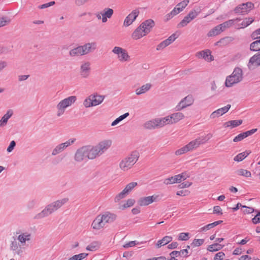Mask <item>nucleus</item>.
Instances as JSON below:
<instances>
[{"label": "nucleus", "mask_w": 260, "mask_h": 260, "mask_svg": "<svg viewBox=\"0 0 260 260\" xmlns=\"http://www.w3.org/2000/svg\"><path fill=\"white\" fill-rule=\"evenodd\" d=\"M189 238L188 233H181L178 236V239L182 241H187Z\"/></svg>", "instance_id": "obj_49"}, {"label": "nucleus", "mask_w": 260, "mask_h": 260, "mask_svg": "<svg viewBox=\"0 0 260 260\" xmlns=\"http://www.w3.org/2000/svg\"><path fill=\"white\" fill-rule=\"evenodd\" d=\"M251 43L250 45V50L252 51H260V38Z\"/></svg>", "instance_id": "obj_37"}, {"label": "nucleus", "mask_w": 260, "mask_h": 260, "mask_svg": "<svg viewBox=\"0 0 260 260\" xmlns=\"http://www.w3.org/2000/svg\"><path fill=\"white\" fill-rule=\"evenodd\" d=\"M111 140H106L101 141L95 146H85L87 152V158L93 159L100 156L111 146Z\"/></svg>", "instance_id": "obj_1"}, {"label": "nucleus", "mask_w": 260, "mask_h": 260, "mask_svg": "<svg viewBox=\"0 0 260 260\" xmlns=\"http://www.w3.org/2000/svg\"><path fill=\"white\" fill-rule=\"evenodd\" d=\"M10 22V20L6 17L0 18V27L6 25Z\"/></svg>", "instance_id": "obj_48"}, {"label": "nucleus", "mask_w": 260, "mask_h": 260, "mask_svg": "<svg viewBox=\"0 0 260 260\" xmlns=\"http://www.w3.org/2000/svg\"><path fill=\"white\" fill-rule=\"evenodd\" d=\"M225 254L223 252H219L214 256V260H222Z\"/></svg>", "instance_id": "obj_54"}, {"label": "nucleus", "mask_w": 260, "mask_h": 260, "mask_svg": "<svg viewBox=\"0 0 260 260\" xmlns=\"http://www.w3.org/2000/svg\"><path fill=\"white\" fill-rule=\"evenodd\" d=\"M90 63L88 61L83 63L80 69V75L84 78H87L90 75Z\"/></svg>", "instance_id": "obj_16"}, {"label": "nucleus", "mask_w": 260, "mask_h": 260, "mask_svg": "<svg viewBox=\"0 0 260 260\" xmlns=\"http://www.w3.org/2000/svg\"><path fill=\"white\" fill-rule=\"evenodd\" d=\"M173 123H176L184 118V115L181 112L173 113L171 115Z\"/></svg>", "instance_id": "obj_32"}, {"label": "nucleus", "mask_w": 260, "mask_h": 260, "mask_svg": "<svg viewBox=\"0 0 260 260\" xmlns=\"http://www.w3.org/2000/svg\"><path fill=\"white\" fill-rule=\"evenodd\" d=\"M239 18H236L235 19H231L227 21H225L220 24V26L223 31L226 28H229L233 25L235 21H238L240 20Z\"/></svg>", "instance_id": "obj_35"}, {"label": "nucleus", "mask_w": 260, "mask_h": 260, "mask_svg": "<svg viewBox=\"0 0 260 260\" xmlns=\"http://www.w3.org/2000/svg\"><path fill=\"white\" fill-rule=\"evenodd\" d=\"M85 55L94 52L97 48V43L95 42H89L82 45Z\"/></svg>", "instance_id": "obj_19"}, {"label": "nucleus", "mask_w": 260, "mask_h": 260, "mask_svg": "<svg viewBox=\"0 0 260 260\" xmlns=\"http://www.w3.org/2000/svg\"><path fill=\"white\" fill-rule=\"evenodd\" d=\"M192 20L186 15L184 18L177 24V28H180L186 26Z\"/></svg>", "instance_id": "obj_40"}, {"label": "nucleus", "mask_w": 260, "mask_h": 260, "mask_svg": "<svg viewBox=\"0 0 260 260\" xmlns=\"http://www.w3.org/2000/svg\"><path fill=\"white\" fill-rule=\"evenodd\" d=\"M189 176L185 173H183L180 174L166 178L164 180L163 182L166 185L172 184L175 183H180L182 181L185 180Z\"/></svg>", "instance_id": "obj_10"}, {"label": "nucleus", "mask_w": 260, "mask_h": 260, "mask_svg": "<svg viewBox=\"0 0 260 260\" xmlns=\"http://www.w3.org/2000/svg\"><path fill=\"white\" fill-rule=\"evenodd\" d=\"M231 105L230 104L227 105L226 106L219 108L215 111L213 112L210 115L211 119H214L218 117L223 114L226 113L230 109Z\"/></svg>", "instance_id": "obj_17"}, {"label": "nucleus", "mask_w": 260, "mask_h": 260, "mask_svg": "<svg viewBox=\"0 0 260 260\" xmlns=\"http://www.w3.org/2000/svg\"><path fill=\"white\" fill-rule=\"evenodd\" d=\"M16 146V142H15V141H12L9 145V146H8V147L7 148V151L8 152H11L13 151V150L14 149V147H15Z\"/></svg>", "instance_id": "obj_59"}, {"label": "nucleus", "mask_w": 260, "mask_h": 260, "mask_svg": "<svg viewBox=\"0 0 260 260\" xmlns=\"http://www.w3.org/2000/svg\"><path fill=\"white\" fill-rule=\"evenodd\" d=\"M90 0H75V4L77 6H82Z\"/></svg>", "instance_id": "obj_57"}, {"label": "nucleus", "mask_w": 260, "mask_h": 260, "mask_svg": "<svg viewBox=\"0 0 260 260\" xmlns=\"http://www.w3.org/2000/svg\"><path fill=\"white\" fill-rule=\"evenodd\" d=\"M242 122L243 121L241 119L230 120L224 123V125L225 127H231L233 128L241 125Z\"/></svg>", "instance_id": "obj_34"}, {"label": "nucleus", "mask_w": 260, "mask_h": 260, "mask_svg": "<svg viewBox=\"0 0 260 260\" xmlns=\"http://www.w3.org/2000/svg\"><path fill=\"white\" fill-rule=\"evenodd\" d=\"M251 36L253 40L260 39V28H258L253 31Z\"/></svg>", "instance_id": "obj_51"}, {"label": "nucleus", "mask_w": 260, "mask_h": 260, "mask_svg": "<svg viewBox=\"0 0 260 260\" xmlns=\"http://www.w3.org/2000/svg\"><path fill=\"white\" fill-rule=\"evenodd\" d=\"M152 84L150 83H146V84L143 85L139 88H138L136 89L135 92L136 95H140L141 94H144L149 91L151 87Z\"/></svg>", "instance_id": "obj_25"}, {"label": "nucleus", "mask_w": 260, "mask_h": 260, "mask_svg": "<svg viewBox=\"0 0 260 260\" xmlns=\"http://www.w3.org/2000/svg\"><path fill=\"white\" fill-rule=\"evenodd\" d=\"M173 238L171 236H166L162 239L157 241L156 244V247L158 248L162 246L166 245L172 241Z\"/></svg>", "instance_id": "obj_29"}, {"label": "nucleus", "mask_w": 260, "mask_h": 260, "mask_svg": "<svg viewBox=\"0 0 260 260\" xmlns=\"http://www.w3.org/2000/svg\"><path fill=\"white\" fill-rule=\"evenodd\" d=\"M69 54L72 57L85 55L82 45L71 50L70 51Z\"/></svg>", "instance_id": "obj_28"}, {"label": "nucleus", "mask_w": 260, "mask_h": 260, "mask_svg": "<svg viewBox=\"0 0 260 260\" xmlns=\"http://www.w3.org/2000/svg\"><path fill=\"white\" fill-rule=\"evenodd\" d=\"M187 16L191 20H193L194 19H195L198 15L194 13V11H192V10L191 11H190L189 13L187 15Z\"/></svg>", "instance_id": "obj_64"}, {"label": "nucleus", "mask_w": 260, "mask_h": 260, "mask_svg": "<svg viewBox=\"0 0 260 260\" xmlns=\"http://www.w3.org/2000/svg\"><path fill=\"white\" fill-rule=\"evenodd\" d=\"M221 32H222V29L220 25H218L210 30L207 34V36L209 37L215 36L220 34Z\"/></svg>", "instance_id": "obj_33"}, {"label": "nucleus", "mask_w": 260, "mask_h": 260, "mask_svg": "<svg viewBox=\"0 0 260 260\" xmlns=\"http://www.w3.org/2000/svg\"><path fill=\"white\" fill-rule=\"evenodd\" d=\"M222 222V220H218L215 221L213 223H209L202 228H201L199 231V232H202V231H206L210 229H211L213 228L214 227L217 226V225L220 224Z\"/></svg>", "instance_id": "obj_36"}, {"label": "nucleus", "mask_w": 260, "mask_h": 260, "mask_svg": "<svg viewBox=\"0 0 260 260\" xmlns=\"http://www.w3.org/2000/svg\"><path fill=\"white\" fill-rule=\"evenodd\" d=\"M254 20L252 18H245L241 23V28L245 27L250 25Z\"/></svg>", "instance_id": "obj_46"}, {"label": "nucleus", "mask_w": 260, "mask_h": 260, "mask_svg": "<svg viewBox=\"0 0 260 260\" xmlns=\"http://www.w3.org/2000/svg\"><path fill=\"white\" fill-rule=\"evenodd\" d=\"M77 100V97L75 95L69 96L61 100L56 106V115L60 117L62 115L67 108L72 106Z\"/></svg>", "instance_id": "obj_6"}, {"label": "nucleus", "mask_w": 260, "mask_h": 260, "mask_svg": "<svg viewBox=\"0 0 260 260\" xmlns=\"http://www.w3.org/2000/svg\"><path fill=\"white\" fill-rule=\"evenodd\" d=\"M104 13H101L102 16H104L110 18L113 14L114 11L112 9L107 8L104 9Z\"/></svg>", "instance_id": "obj_44"}, {"label": "nucleus", "mask_w": 260, "mask_h": 260, "mask_svg": "<svg viewBox=\"0 0 260 260\" xmlns=\"http://www.w3.org/2000/svg\"><path fill=\"white\" fill-rule=\"evenodd\" d=\"M139 11L138 10H133L125 19L123 25L125 26H128L135 20L138 16Z\"/></svg>", "instance_id": "obj_15"}, {"label": "nucleus", "mask_w": 260, "mask_h": 260, "mask_svg": "<svg viewBox=\"0 0 260 260\" xmlns=\"http://www.w3.org/2000/svg\"><path fill=\"white\" fill-rule=\"evenodd\" d=\"M105 225L101 215H98L93 221L91 226L93 229L100 230Z\"/></svg>", "instance_id": "obj_24"}, {"label": "nucleus", "mask_w": 260, "mask_h": 260, "mask_svg": "<svg viewBox=\"0 0 260 260\" xmlns=\"http://www.w3.org/2000/svg\"><path fill=\"white\" fill-rule=\"evenodd\" d=\"M68 201V199L64 198L48 204L41 212L35 216L34 219L38 220L48 216L60 208Z\"/></svg>", "instance_id": "obj_2"}, {"label": "nucleus", "mask_w": 260, "mask_h": 260, "mask_svg": "<svg viewBox=\"0 0 260 260\" xmlns=\"http://www.w3.org/2000/svg\"><path fill=\"white\" fill-rule=\"evenodd\" d=\"M196 56L200 58H204L208 61H211L214 59L210 50L208 49L198 52Z\"/></svg>", "instance_id": "obj_21"}, {"label": "nucleus", "mask_w": 260, "mask_h": 260, "mask_svg": "<svg viewBox=\"0 0 260 260\" xmlns=\"http://www.w3.org/2000/svg\"><path fill=\"white\" fill-rule=\"evenodd\" d=\"M158 124L159 122L158 118H157L145 122L144 123V127L148 129H155L156 128L160 127Z\"/></svg>", "instance_id": "obj_27"}, {"label": "nucleus", "mask_w": 260, "mask_h": 260, "mask_svg": "<svg viewBox=\"0 0 260 260\" xmlns=\"http://www.w3.org/2000/svg\"><path fill=\"white\" fill-rule=\"evenodd\" d=\"M135 203V201L134 199H129L127 200L126 203L124 205V207H129L132 206Z\"/></svg>", "instance_id": "obj_60"}, {"label": "nucleus", "mask_w": 260, "mask_h": 260, "mask_svg": "<svg viewBox=\"0 0 260 260\" xmlns=\"http://www.w3.org/2000/svg\"><path fill=\"white\" fill-rule=\"evenodd\" d=\"M137 244H138V242H137L136 241H132L123 245V247L124 248H127L128 247L135 246Z\"/></svg>", "instance_id": "obj_56"}, {"label": "nucleus", "mask_w": 260, "mask_h": 260, "mask_svg": "<svg viewBox=\"0 0 260 260\" xmlns=\"http://www.w3.org/2000/svg\"><path fill=\"white\" fill-rule=\"evenodd\" d=\"M129 115V113L127 112L124 113V114L120 116L118 118H117L115 120H114L111 123V126H115L120 121L126 118Z\"/></svg>", "instance_id": "obj_43"}, {"label": "nucleus", "mask_w": 260, "mask_h": 260, "mask_svg": "<svg viewBox=\"0 0 260 260\" xmlns=\"http://www.w3.org/2000/svg\"><path fill=\"white\" fill-rule=\"evenodd\" d=\"M250 153V151H246L245 152L240 153L237 155L234 158V160L235 161H241L243 160L244 158H245Z\"/></svg>", "instance_id": "obj_38"}, {"label": "nucleus", "mask_w": 260, "mask_h": 260, "mask_svg": "<svg viewBox=\"0 0 260 260\" xmlns=\"http://www.w3.org/2000/svg\"><path fill=\"white\" fill-rule=\"evenodd\" d=\"M31 234L28 232L21 233L17 237V240L20 243V246H24L25 245L26 241H29L31 239Z\"/></svg>", "instance_id": "obj_23"}, {"label": "nucleus", "mask_w": 260, "mask_h": 260, "mask_svg": "<svg viewBox=\"0 0 260 260\" xmlns=\"http://www.w3.org/2000/svg\"><path fill=\"white\" fill-rule=\"evenodd\" d=\"M190 193V191L187 190H180L177 192L176 194L180 196H188Z\"/></svg>", "instance_id": "obj_58"}, {"label": "nucleus", "mask_w": 260, "mask_h": 260, "mask_svg": "<svg viewBox=\"0 0 260 260\" xmlns=\"http://www.w3.org/2000/svg\"><path fill=\"white\" fill-rule=\"evenodd\" d=\"M193 103V99L190 95H188L183 98L176 106V111H180L184 108L191 105Z\"/></svg>", "instance_id": "obj_12"}, {"label": "nucleus", "mask_w": 260, "mask_h": 260, "mask_svg": "<svg viewBox=\"0 0 260 260\" xmlns=\"http://www.w3.org/2000/svg\"><path fill=\"white\" fill-rule=\"evenodd\" d=\"M99 247L98 243L96 242H93L86 247V249L89 251H94Z\"/></svg>", "instance_id": "obj_47"}, {"label": "nucleus", "mask_w": 260, "mask_h": 260, "mask_svg": "<svg viewBox=\"0 0 260 260\" xmlns=\"http://www.w3.org/2000/svg\"><path fill=\"white\" fill-rule=\"evenodd\" d=\"M77 258V260H82L87 257L88 254L86 253H81L75 255Z\"/></svg>", "instance_id": "obj_62"}, {"label": "nucleus", "mask_w": 260, "mask_h": 260, "mask_svg": "<svg viewBox=\"0 0 260 260\" xmlns=\"http://www.w3.org/2000/svg\"><path fill=\"white\" fill-rule=\"evenodd\" d=\"M156 198L157 196H154L142 197L138 200V204L141 206H147L155 202Z\"/></svg>", "instance_id": "obj_18"}, {"label": "nucleus", "mask_w": 260, "mask_h": 260, "mask_svg": "<svg viewBox=\"0 0 260 260\" xmlns=\"http://www.w3.org/2000/svg\"><path fill=\"white\" fill-rule=\"evenodd\" d=\"M87 158V152L85 146L78 149L74 156V159L77 162H81L85 158Z\"/></svg>", "instance_id": "obj_13"}, {"label": "nucleus", "mask_w": 260, "mask_h": 260, "mask_svg": "<svg viewBox=\"0 0 260 260\" xmlns=\"http://www.w3.org/2000/svg\"><path fill=\"white\" fill-rule=\"evenodd\" d=\"M154 25L155 22L153 20L148 19L145 20L133 32L132 35V38L138 40L142 38L148 34Z\"/></svg>", "instance_id": "obj_3"}, {"label": "nucleus", "mask_w": 260, "mask_h": 260, "mask_svg": "<svg viewBox=\"0 0 260 260\" xmlns=\"http://www.w3.org/2000/svg\"><path fill=\"white\" fill-rule=\"evenodd\" d=\"M112 52L117 55V58L121 62L127 61L129 58L126 50L121 47L115 46L113 48Z\"/></svg>", "instance_id": "obj_9"}, {"label": "nucleus", "mask_w": 260, "mask_h": 260, "mask_svg": "<svg viewBox=\"0 0 260 260\" xmlns=\"http://www.w3.org/2000/svg\"><path fill=\"white\" fill-rule=\"evenodd\" d=\"M11 249L13 251H15L18 249V243L17 242V241H15V240H14L13 241H12L11 244Z\"/></svg>", "instance_id": "obj_63"}, {"label": "nucleus", "mask_w": 260, "mask_h": 260, "mask_svg": "<svg viewBox=\"0 0 260 260\" xmlns=\"http://www.w3.org/2000/svg\"><path fill=\"white\" fill-rule=\"evenodd\" d=\"M213 213L222 215V210L219 206H215L213 208Z\"/></svg>", "instance_id": "obj_61"}, {"label": "nucleus", "mask_w": 260, "mask_h": 260, "mask_svg": "<svg viewBox=\"0 0 260 260\" xmlns=\"http://www.w3.org/2000/svg\"><path fill=\"white\" fill-rule=\"evenodd\" d=\"M235 173L239 176H244L245 177H250L251 176V172L249 171H247L246 170L243 169H240L239 170H237Z\"/></svg>", "instance_id": "obj_41"}, {"label": "nucleus", "mask_w": 260, "mask_h": 260, "mask_svg": "<svg viewBox=\"0 0 260 260\" xmlns=\"http://www.w3.org/2000/svg\"><path fill=\"white\" fill-rule=\"evenodd\" d=\"M13 112L12 111L9 110L5 114L0 120V127H3L6 125L8 119L12 116Z\"/></svg>", "instance_id": "obj_31"}, {"label": "nucleus", "mask_w": 260, "mask_h": 260, "mask_svg": "<svg viewBox=\"0 0 260 260\" xmlns=\"http://www.w3.org/2000/svg\"><path fill=\"white\" fill-rule=\"evenodd\" d=\"M92 98V101L93 103L94 106H96L101 104L104 101L105 96L100 95L97 93H93L90 95Z\"/></svg>", "instance_id": "obj_26"}, {"label": "nucleus", "mask_w": 260, "mask_h": 260, "mask_svg": "<svg viewBox=\"0 0 260 260\" xmlns=\"http://www.w3.org/2000/svg\"><path fill=\"white\" fill-rule=\"evenodd\" d=\"M137 185V182H135L127 184L124 189L115 197V202H118L120 200L124 198Z\"/></svg>", "instance_id": "obj_8"}, {"label": "nucleus", "mask_w": 260, "mask_h": 260, "mask_svg": "<svg viewBox=\"0 0 260 260\" xmlns=\"http://www.w3.org/2000/svg\"><path fill=\"white\" fill-rule=\"evenodd\" d=\"M75 139H70L64 143L57 145L52 151V155L55 156L63 151L68 146L74 143Z\"/></svg>", "instance_id": "obj_11"}, {"label": "nucleus", "mask_w": 260, "mask_h": 260, "mask_svg": "<svg viewBox=\"0 0 260 260\" xmlns=\"http://www.w3.org/2000/svg\"><path fill=\"white\" fill-rule=\"evenodd\" d=\"M204 242V239H194L192 242V243H191V245H193V246H201V245H202L203 244Z\"/></svg>", "instance_id": "obj_50"}, {"label": "nucleus", "mask_w": 260, "mask_h": 260, "mask_svg": "<svg viewBox=\"0 0 260 260\" xmlns=\"http://www.w3.org/2000/svg\"><path fill=\"white\" fill-rule=\"evenodd\" d=\"M233 38L230 37H224L223 38L221 39L219 41L217 42L215 45H221L223 46L226 45L230 42L233 41Z\"/></svg>", "instance_id": "obj_42"}, {"label": "nucleus", "mask_w": 260, "mask_h": 260, "mask_svg": "<svg viewBox=\"0 0 260 260\" xmlns=\"http://www.w3.org/2000/svg\"><path fill=\"white\" fill-rule=\"evenodd\" d=\"M158 120L159 122L158 125L160 127H161L167 124H173L171 115L166 116L162 118H158Z\"/></svg>", "instance_id": "obj_30"}, {"label": "nucleus", "mask_w": 260, "mask_h": 260, "mask_svg": "<svg viewBox=\"0 0 260 260\" xmlns=\"http://www.w3.org/2000/svg\"><path fill=\"white\" fill-rule=\"evenodd\" d=\"M139 153L138 151H133L130 154L123 158L119 162V168L123 171L131 169L138 161Z\"/></svg>", "instance_id": "obj_4"}, {"label": "nucleus", "mask_w": 260, "mask_h": 260, "mask_svg": "<svg viewBox=\"0 0 260 260\" xmlns=\"http://www.w3.org/2000/svg\"><path fill=\"white\" fill-rule=\"evenodd\" d=\"M260 66V53H256L250 57L247 66L249 69H252L253 66Z\"/></svg>", "instance_id": "obj_20"}, {"label": "nucleus", "mask_w": 260, "mask_h": 260, "mask_svg": "<svg viewBox=\"0 0 260 260\" xmlns=\"http://www.w3.org/2000/svg\"><path fill=\"white\" fill-rule=\"evenodd\" d=\"M244 138H245V137L244 136V133H242L235 137L233 140V141L235 142H238L239 141L242 140Z\"/></svg>", "instance_id": "obj_55"}, {"label": "nucleus", "mask_w": 260, "mask_h": 260, "mask_svg": "<svg viewBox=\"0 0 260 260\" xmlns=\"http://www.w3.org/2000/svg\"><path fill=\"white\" fill-rule=\"evenodd\" d=\"M223 246L224 245H222L221 244L216 243L209 245L207 248V250L212 252L217 251L221 249Z\"/></svg>", "instance_id": "obj_39"}, {"label": "nucleus", "mask_w": 260, "mask_h": 260, "mask_svg": "<svg viewBox=\"0 0 260 260\" xmlns=\"http://www.w3.org/2000/svg\"><path fill=\"white\" fill-rule=\"evenodd\" d=\"M242 70L239 68H236L232 74L226 78L225 85L228 87H230L242 80Z\"/></svg>", "instance_id": "obj_7"}, {"label": "nucleus", "mask_w": 260, "mask_h": 260, "mask_svg": "<svg viewBox=\"0 0 260 260\" xmlns=\"http://www.w3.org/2000/svg\"><path fill=\"white\" fill-rule=\"evenodd\" d=\"M83 105L86 108L94 107L93 103L92 101V98H91L90 95L84 101Z\"/></svg>", "instance_id": "obj_45"}, {"label": "nucleus", "mask_w": 260, "mask_h": 260, "mask_svg": "<svg viewBox=\"0 0 260 260\" xmlns=\"http://www.w3.org/2000/svg\"><path fill=\"white\" fill-rule=\"evenodd\" d=\"M192 184V182L186 181L185 182H183L179 185H178V187L179 188H187L191 186Z\"/></svg>", "instance_id": "obj_52"}, {"label": "nucleus", "mask_w": 260, "mask_h": 260, "mask_svg": "<svg viewBox=\"0 0 260 260\" xmlns=\"http://www.w3.org/2000/svg\"><path fill=\"white\" fill-rule=\"evenodd\" d=\"M101 216L104 224H105V223H111L113 222L116 219L117 217L115 214L109 212H105L103 214L101 215Z\"/></svg>", "instance_id": "obj_22"}, {"label": "nucleus", "mask_w": 260, "mask_h": 260, "mask_svg": "<svg viewBox=\"0 0 260 260\" xmlns=\"http://www.w3.org/2000/svg\"><path fill=\"white\" fill-rule=\"evenodd\" d=\"M254 7V5L251 2H247L239 5L236 7L234 11L236 13L243 14L244 12H247L248 9H252Z\"/></svg>", "instance_id": "obj_14"}, {"label": "nucleus", "mask_w": 260, "mask_h": 260, "mask_svg": "<svg viewBox=\"0 0 260 260\" xmlns=\"http://www.w3.org/2000/svg\"><path fill=\"white\" fill-rule=\"evenodd\" d=\"M207 141L205 137H199L195 140L190 141L184 147L177 150L175 152L176 155H180L189 151H191L198 148L201 144H204Z\"/></svg>", "instance_id": "obj_5"}, {"label": "nucleus", "mask_w": 260, "mask_h": 260, "mask_svg": "<svg viewBox=\"0 0 260 260\" xmlns=\"http://www.w3.org/2000/svg\"><path fill=\"white\" fill-rule=\"evenodd\" d=\"M55 4V3L54 1H52V2H50L49 3H46V4H43L42 5L39 6V8L41 9H45V8H48L49 7H50V6H52L54 5Z\"/></svg>", "instance_id": "obj_53"}]
</instances>
